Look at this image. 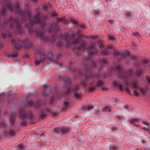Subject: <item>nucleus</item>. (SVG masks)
<instances>
[{"mask_svg":"<svg viewBox=\"0 0 150 150\" xmlns=\"http://www.w3.org/2000/svg\"><path fill=\"white\" fill-rule=\"evenodd\" d=\"M97 46L100 47V48H102L103 47V45L102 43H99L98 45Z\"/></svg>","mask_w":150,"mask_h":150,"instance_id":"obj_40","label":"nucleus"},{"mask_svg":"<svg viewBox=\"0 0 150 150\" xmlns=\"http://www.w3.org/2000/svg\"><path fill=\"white\" fill-rule=\"evenodd\" d=\"M59 130V129L57 128H55L54 129L53 132L55 134L57 133Z\"/></svg>","mask_w":150,"mask_h":150,"instance_id":"obj_33","label":"nucleus"},{"mask_svg":"<svg viewBox=\"0 0 150 150\" xmlns=\"http://www.w3.org/2000/svg\"><path fill=\"white\" fill-rule=\"evenodd\" d=\"M107 75H105V74L104 75V77H107Z\"/></svg>","mask_w":150,"mask_h":150,"instance_id":"obj_57","label":"nucleus"},{"mask_svg":"<svg viewBox=\"0 0 150 150\" xmlns=\"http://www.w3.org/2000/svg\"><path fill=\"white\" fill-rule=\"evenodd\" d=\"M108 22L110 23H113V21L112 20H108Z\"/></svg>","mask_w":150,"mask_h":150,"instance_id":"obj_48","label":"nucleus"},{"mask_svg":"<svg viewBox=\"0 0 150 150\" xmlns=\"http://www.w3.org/2000/svg\"><path fill=\"white\" fill-rule=\"evenodd\" d=\"M41 62H42L40 60L35 61V64L36 65H38Z\"/></svg>","mask_w":150,"mask_h":150,"instance_id":"obj_35","label":"nucleus"},{"mask_svg":"<svg viewBox=\"0 0 150 150\" xmlns=\"http://www.w3.org/2000/svg\"><path fill=\"white\" fill-rule=\"evenodd\" d=\"M69 128L68 127H64L61 129V132L63 134H65L69 132Z\"/></svg>","mask_w":150,"mask_h":150,"instance_id":"obj_15","label":"nucleus"},{"mask_svg":"<svg viewBox=\"0 0 150 150\" xmlns=\"http://www.w3.org/2000/svg\"><path fill=\"white\" fill-rule=\"evenodd\" d=\"M55 19H56V21L57 23L59 22H63L64 20V18H55Z\"/></svg>","mask_w":150,"mask_h":150,"instance_id":"obj_26","label":"nucleus"},{"mask_svg":"<svg viewBox=\"0 0 150 150\" xmlns=\"http://www.w3.org/2000/svg\"><path fill=\"white\" fill-rule=\"evenodd\" d=\"M23 147L24 146L23 144H20L18 145V147L20 149H22Z\"/></svg>","mask_w":150,"mask_h":150,"instance_id":"obj_39","label":"nucleus"},{"mask_svg":"<svg viewBox=\"0 0 150 150\" xmlns=\"http://www.w3.org/2000/svg\"><path fill=\"white\" fill-rule=\"evenodd\" d=\"M139 119L138 118H133L130 120L129 121L131 123H133L134 122H139Z\"/></svg>","mask_w":150,"mask_h":150,"instance_id":"obj_24","label":"nucleus"},{"mask_svg":"<svg viewBox=\"0 0 150 150\" xmlns=\"http://www.w3.org/2000/svg\"><path fill=\"white\" fill-rule=\"evenodd\" d=\"M41 102L40 100L38 101L37 103L34 105V106L36 109H38L41 105Z\"/></svg>","mask_w":150,"mask_h":150,"instance_id":"obj_21","label":"nucleus"},{"mask_svg":"<svg viewBox=\"0 0 150 150\" xmlns=\"http://www.w3.org/2000/svg\"><path fill=\"white\" fill-rule=\"evenodd\" d=\"M61 56V55L60 54H59L58 55L57 58L58 59H59V58Z\"/></svg>","mask_w":150,"mask_h":150,"instance_id":"obj_54","label":"nucleus"},{"mask_svg":"<svg viewBox=\"0 0 150 150\" xmlns=\"http://www.w3.org/2000/svg\"><path fill=\"white\" fill-rule=\"evenodd\" d=\"M112 147L113 149H115L116 148L117 146H116L114 145L113 146H112Z\"/></svg>","mask_w":150,"mask_h":150,"instance_id":"obj_52","label":"nucleus"},{"mask_svg":"<svg viewBox=\"0 0 150 150\" xmlns=\"http://www.w3.org/2000/svg\"><path fill=\"white\" fill-rule=\"evenodd\" d=\"M132 60H134L135 61L137 60V57L135 56L134 55H132L131 56Z\"/></svg>","mask_w":150,"mask_h":150,"instance_id":"obj_37","label":"nucleus"},{"mask_svg":"<svg viewBox=\"0 0 150 150\" xmlns=\"http://www.w3.org/2000/svg\"><path fill=\"white\" fill-rule=\"evenodd\" d=\"M113 55L114 56H119L120 55V53L118 50L116 49H113Z\"/></svg>","mask_w":150,"mask_h":150,"instance_id":"obj_20","label":"nucleus"},{"mask_svg":"<svg viewBox=\"0 0 150 150\" xmlns=\"http://www.w3.org/2000/svg\"><path fill=\"white\" fill-rule=\"evenodd\" d=\"M16 133L14 130L10 129L8 131H6L4 133V135L6 136H12L14 135Z\"/></svg>","mask_w":150,"mask_h":150,"instance_id":"obj_10","label":"nucleus"},{"mask_svg":"<svg viewBox=\"0 0 150 150\" xmlns=\"http://www.w3.org/2000/svg\"><path fill=\"white\" fill-rule=\"evenodd\" d=\"M18 55V53L17 52H13V54H8L7 55V56L8 57H16Z\"/></svg>","mask_w":150,"mask_h":150,"instance_id":"obj_18","label":"nucleus"},{"mask_svg":"<svg viewBox=\"0 0 150 150\" xmlns=\"http://www.w3.org/2000/svg\"><path fill=\"white\" fill-rule=\"evenodd\" d=\"M41 56L40 57V60L42 62L45 60V57L44 53H41Z\"/></svg>","mask_w":150,"mask_h":150,"instance_id":"obj_22","label":"nucleus"},{"mask_svg":"<svg viewBox=\"0 0 150 150\" xmlns=\"http://www.w3.org/2000/svg\"><path fill=\"white\" fill-rule=\"evenodd\" d=\"M37 53H38V52H37V51L35 52V54H37Z\"/></svg>","mask_w":150,"mask_h":150,"instance_id":"obj_59","label":"nucleus"},{"mask_svg":"<svg viewBox=\"0 0 150 150\" xmlns=\"http://www.w3.org/2000/svg\"><path fill=\"white\" fill-rule=\"evenodd\" d=\"M93 108V107L92 105H90L87 107V110H89Z\"/></svg>","mask_w":150,"mask_h":150,"instance_id":"obj_32","label":"nucleus"},{"mask_svg":"<svg viewBox=\"0 0 150 150\" xmlns=\"http://www.w3.org/2000/svg\"><path fill=\"white\" fill-rule=\"evenodd\" d=\"M149 62V61L147 59H144L142 61V64L144 65V67H146L148 66V65L146 64L147 63Z\"/></svg>","mask_w":150,"mask_h":150,"instance_id":"obj_19","label":"nucleus"},{"mask_svg":"<svg viewBox=\"0 0 150 150\" xmlns=\"http://www.w3.org/2000/svg\"><path fill=\"white\" fill-rule=\"evenodd\" d=\"M65 89H66V94H70L72 92H74V98L79 99L81 97V95L77 92L80 89V87L79 85H75L72 88L71 87L68 86L65 87Z\"/></svg>","mask_w":150,"mask_h":150,"instance_id":"obj_5","label":"nucleus"},{"mask_svg":"<svg viewBox=\"0 0 150 150\" xmlns=\"http://www.w3.org/2000/svg\"><path fill=\"white\" fill-rule=\"evenodd\" d=\"M64 104V107L62 108V110H65L69 108V102H65Z\"/></svg>","mask_w":150,"mask_h":150,"instance_id":"obj_16","label":"nucleus"},{"mask_svg":"<svg viewBox=\"0 0 150 150\" xmlns=\"http://www.w3.org/2000/svg\"><path fill=\"white\" fill-rule=\"evenodd\" d=\"M54 115H55V116H56V115H57V114L56 113H55Z\"/></svg>","mask_w":150,"mask_h":150,"instance_id":"obj_62","label":"nucleus"},{"mask_svg":"<svg viewBox=\"0 0 150 150\" xmlns=\"http://www.w3.org/2000/svg\"><path fill=\"white\" fill-rule=\"evenodd\" d=\"M51 7V5L50 4L47 3L43 5V8L44 10L46 11H47L48 10L49 8Z\"/></svg>","mask_w":150,"mask_h":150,"instance_id":"obj_14","label":"nucleus"},{"mask_svg":"<svg viewBox=\"0 0 150 150\" xmlns=\"http://www.w3.org/2000/svg\"><path fill=\"white\" fill-rule=\"evenodd\" d=\"M83 37H84L83 35L79 32H73L71 36L69 33L66 34L58 41L56 46L59 48L63 46L64 44L63 41L64 40L66 42V47L69 48L71 47V48L74 50L76 54L79 55L85 50L86 48L84 42L80 39Z\"/></svg>","mask_w":150,"mask_h":150,"instance_id":"obj_3","label":"nucleus"},{"mask_svg":"<svg viewBox=\"0 0 150 150\" xmlns=\"http://www.w3.org/2000/svg\"><path fill=\"white\" fill-rule=\"evenodd\" d=\"M62 65V64H61V63H59V66H60H60H61Z\"/></svg>","mask_w":150,"mask_h":150,"instance_id":"obj_58","label":"nucleus"},{"mask_svg":"<svg viewBox=\"0 0 150 150\" xmlns=\"http://www.w3.org/2000/svg\"><path fill=\"white\" fill-rule=\"evenodd\" d=\"M134 35L136 36H138L139 35V33L137 32H135L133 33Z\"/></svg>","mask_w":150,"mask_h":150,"instance_id":"obj_42","label":"nucleus"},{"mask_svg":"<svg viewBox=\"0 0 150 150\" xmlns=\"http://www.w3.org/2000/svg\"><path fill=\"white\" fill-rule=\"evenodd\" d=\"M103 111L105 112H110V108L108 107H105L103 109Z\"/></svg>","mask_w":150,"mask_h":150,"instance_id":"obj_27","label":"nucleus"},{"mask_svg":"<svg viewBox=\"0 0 150 150\" xmlns=\"http://www.w3.org/2000/svg\"><path fill=\"white\" fill-rule=\"evenodd\" d=\"M16 115V114L13 112L11 114L10 116L11 124L12 125H14Z\"/></svg>","mask_w":150,"mask_h":150,"instance_id":"obj_12","label":"nucleus"},{"mask_svg":"<svg viewBox=\"0 0 150 150\" xmlns=\"http://www.w3.org/2000/svg\"><path fill=\"white\" fill-rule=\"evenodd\" d=\"M33 2H35L37 0H31Z\"/></svg>","mask_w":150,"mask_h":150,"instance_id":"obj_55","label":"nucleus"},{"mask_svg":"<svg viewBox=\"0 0 150 150\" xmlns=\"http://www.w3.org/2000/svg\"><path fill=\"white\" fill-rule=\"evenodd\" d=\"M102 90L103 91H106L107 90L108 88L105 87L103 86L102 87Z\"/></svg>","mask_w":150,"mask_h":150,"instance_id":"obj_44","label":"nucleus"},{"mask_svg":"<svg viewBox=\"0 0 150 150\" xmlns=\"http://www.w3.org/2000/svg\"><path fill=\"white\" fill-rule=\"evenodd\" d=\"M98 50L96 44L94 43L91 44L89 47L87 48V52L88 53V56L84 59L85 61L89 60L88 62H86V64L85 65V71L87 74L86 78L84 81L82 83L84 86H86V82L89 81V85L88 88V90L90 91H93L95 89L98 87H100L104 84V81L102 80H98L97 83L94 77H97L99 78L101 77L102 74L99 73L97 74L95 71L92 70V69L96 66V64L95 62L91 59V56L94 54H97Z\"/></svg>","mask_w":150,"mask_h":150,"instance_id":"obj_1","label":"nucleus"},{"mask_svg":"<svg viewBox=\"0 0 150 150\" xmlns=\"http://www.w3.org/2000/svg\"><path fill=\"white\" fill-rule=\"evenodd\" d=\"M112 49L111 46L108 47L107 48L103 51L101 53V55H106L109 54L110 53V50Z\"/></svg>","mask_w":150,"mask_h":150,"instance_id":"obj_11","label":"nucleus"},{"mask_svg":"<svg viewBox=\"0 0 150 150\" xmlns=\"http://www.w3.org/2000/svg\"><path fill=\"white\" fill-rule=\"evenodd\" d=\"M44 88L43 93L45 96H48L50 92V89L48 86L46 84L42 85Z\"/></svg>","mask_w":150,"mask_h":150,"instance_id":"obj_8","label":"nucleus"},{"mask_svg":"<svg viewBox=\"0 0 150 150\" xmlns=\"http://www.w3.org/2000/svg\"><path fill=\"white\" fill-rule=\"evenodd\" d=\"M134 95L135 96H138L139 95V93L136 90H134Z\"/></svg>","mask_w":150,"mask_h":150,"instance_id":"obj_34","label":"nucleus"},{"mask_svg":"<svg viewBox=\"0 0 150 150\" xmlns=\"http://www.w3.org/2000/svg\"><path fill=\"white\" fill-rule=\"evenodd\" d=\"M131 13L129 12H128L126 14V16L127 18H129L130 17Z\"/></svg>","mask_w":150,"mask_h":150,"instance_id":"obj_38","label":"nucleus"},{"mask_svg":"<svg viewBox=\"0 0 150 150\" xmlns=\"http://www.w3.org/2000/svg\"><path fill=\"white\" fill-rule=\"evenodd\" d=\"M64 80L67 84H70L71 83V81L70 79L68 78H65Z\"/></svg>","mask_w":150,"mask_h":150,"instance_id":"obj_23","label":"nucleus"},{"mask_svg":"<svg viewBox=\"0 0 150 150\" xmlns=\"http://www.w3.org/2000/svg\"><path fill=\"white\" fill-rule=\"evenodd\" d=\"M118 117L120 119V116H119Z\"/></svg>","mask_w":150,"mask_h":150,"instance_id":"obj_63","label":"nucleus"},{"mask_svg":"<svg viewBox=\"0 0 150 150\" xmlns=\"http://www.w3.org/2000/svg\"><path fill=\"white\" fill-rule=\"evenodd\" d=\"M123 54L125 55L121 57L119 59V61H120L122 60L125 56H129L130 54V52L128 50H125L123 52Z\"/></svg>","mask_w":150,"mask_h":150,"instance_id":"obj_13","label":"nucleus"},{"mask_svg":"<svg viewBox=\"0 0 150 150\" xmlns=\"http://www.w3.org/2000/svg\"><path fill=\"white\" fill-rule=\"evenodd\" d=\"M70 20L71 22L72 23H73L74 24H78V23L77 21L74 18H71Z\"/></svg>","mask_w":150,"mask_h":150,"instance_id":"obj_29","label":"nucleus"},{"mask_svg":"<svg viewBox=\"0 0 150 150\" xmlns=\"http://www.w3.org/2000/svg\"><path fill=\"white\" fill-rule=\"evenodd\" d=\"M128 108V106H127V105H126V106H125V108Z\"/></svg>","mask_w":150,"mask_h":150,"instance_id":"obj_56","label":"nucleus"},{"mask_svg":"<svg viewBox=\"0 0 150 150\" xmlns=\"http://www.w3.org/2000/svg\"><path fill=\"white\" fill-rule=\"evenodd\" d=\"M79 25H80V26L82 28H85V25L82 24H79Z\"/></svg>","mask_w":150,"mask_h":150,"instance_id":"obj_49","label":"nucleus"},{"mask_svg":"<svg viewBox=\"0 0 150 150\" xmlns=\"http://www.w3.org/2000/svg\"><path fill=\"white\" fill-rule=\"evenodd\" d=\"M142 71L141 69H138L137 70L136 72V75L137 76H140L142 74Z\"/></svg>","mask_w":150,"mask_h":150,"instance_id":"obj_25","label":"nucleus"},{"mask_svg":"<svg viewBox=\"0 0 150 150\" xmlns=\"http://www.w3.org/2000/svg\"><path fill=\"white\" fill-rule=\"evenodd\" d=\"M51 110L50 108H47L45 110H42L40 115V117L41 119L44 118L46 116L47 112H50Z\"/></svg>","mask_w":150,"mask_h":150,"instance_id":"obj_9","label":"nucleus"},{"mask_svg":"<svg viewBox=\"0 0 150 150\" xmlns=\"http://www.w3.org/2000/svg\"><path fill=\"white\" fill-rule=\"evenodd\" d=\"M13 95L12 91H9L7 93V95L8 96H10Z\"/></svg>","mask_w":150,"mask_h":150,"instance_id":"obj_36","label":"nucleus"},{"mask_svg":"<svg viewBox=\"0 0 150 150\" xmlns=\"http://www.w3.org/2000/svg\"><path fill=\"white\" fill-rule=\"evenodd\" d=\"M54 101V98H51L50 100V103H52Z\"/></svg>","mask_w":150,"mask_h":150,"instance_id":"obj_50","label":"nucleus"},{"mask_svg":"<svg viewBox=\"0 0 150 150\" xmlns=\"http://www.w3.org/2000/svg\"><path fill=\"white\" fill-rule=\"evenodd\" d=\"M4 95V93H0V97L1 96H2Z\"/></svg>","mask_w":150,"mask_h":150,"instance_id":"obj_53","label":"nucleus"},{"mask_svg":"<svg viewBox=\"0 0 150 150\" xmlns=\"http://www.w3.org/2000/svg\"><path fill=\"white\" fill-rule=\"evenodd\" d=\"M52 55V53L51 52H50L49 53L48 55V57L49 58L50 60H51Z\"/></svg>","mask_w":150,"mask_h":150,"instance_id":"obj_28","label":"nucleus"},{"mask_svg":"<svg viewBox=\"0 0 150 150\" xmlns=\"http://www.w3.org/2000/svg\"><path fill=\"white\" fill-rule=\"evenodd\" d=\"M92 38L94 39H97L98 38V37L97 36L93 35L92 36Z\"/></svg>","mask_w":150,"mask_h":150,"instance_id":"obj_45","label":"nucleus"},{"mask_svg":"<svg viewBox=\"0 0 150 150\" xmlns=\"http://www.w3.org/2000/svg\"><path fill=\"white\" fill-rule=\"evenodd\" d=\"M3 47V45L2 44L0 45V48L1 49Z\"/></svg>","mask_w":150,"mask_h":150,"instance_id":"obj_51","label":"nucleus"},{"mask_svg":"<svg viewBox=\"0 0 150 150\" xmlns=\"http://www.w3.org/2000/svg\"><path fill=\"white\" fill-rule=\"evenodd\" d=\"M100 64L102 66H104L107 63V61L105 59H103L100 60L99 62Z\"/></svg>","mask_w":150,"mask_h":150,"instance_id":"obj_17","label":"nucleus"},{"mask_svg":"<svg viewBox=\"0 0 150 150\" xmlns=\"http://www.w3.org/2000/svg\"><path fill=\"white\" fill-rule=\"evenodd\" d=\"M20 116L23 119L21 122L22 125L24 126L26 125L27 122V120H24V119L26 117L27 114L24 111H22L20 112Z\"/></svg>","mask_w":150,"mask_h":150,"instance_id":"obj_7","label":"nucleus"},{"mask_svg":"<svg viewBox=\"0 0 150 150\" xmlns=\"http://www.w3.org/2000/svg\"><path fill=\"white\" fill-rule=\"evenodd\" d=\"M79 74H80V75H82V73H79Z\"/></svg>","mask_w":150,"mask_h":150,"instance_id":"obj_60","label":"nucleus"},{"mask_svg":"<svg viewBox=\"0 0 150 150\" xmlns=\"http://www.w3.org/2000/svg\"><path fill=\"white\" fill-rule=\"evenodd\" d=\"M93 12L95 16L98 15L99 13V11L95 10Z\"/></svg>","mask_w":150,"mask_h":150,"instance_id":"obj_31","label":"nucleus"},{"mask_svg":"<svg viewBox=\"0 0 150 150\" xmlns=\"http://www.w3.org/2000/svg\"><path fill=\"white\" fill-rule=\"evenodd\" d=\"M109 38L110 40H112L115 39L114 38L110 35L109 36Z\"/></svg>","mask_w":150,"mask_h":150,"instance_id":"obj_41","label":"nucleus"},{"mask_svg":"<svg viewBox=\"0 0 150 150\" xmlns=\"http://www.w3.org/2000/svg\"><path fill=\"white\" fill-rule=\"evenodd\" d=\"M10 9L11 11L13 10L14 6L12 3L8 2L4 6H2L0 14L2 16L7 15L8 13L6 11V9Z\"/></svg>","mask_w":150,"mask_h":150,"instance_id":"obj_6","label":"nucleus"},{"mask_svg":"<svg viewBox=\"0 0 150 150\" xmlns=\"http://www.w3.org/2000/svg\"><path fill=\"white\" fill-rule=\"evenodd\" d=\"M142 122L143 124H144L145 125H146L147 126H148L149 125V123L147 122H146L145 121H143Z\"/></svg>","mask_w":150,"mask_h":150,"instance_id":"obj_43","label":"nucleus"},{"mask_svg":"<svg viewBox=\"0 0 150 150\" xmlns=\"http://www.w3.org/2000/svg\"><path fill=\"white\" fill-rule=\"evenodd\" d=\"M11 43L14 45L16 49L18 50L22 47V44L24 45L26 48L31 47L32 44L30 43L26 39L24 40H20L18 38H16V39H12Z\"/></svg>","mask_w":150,"mask_h":150,"instance_id":"obj_4","label":"nucleus"},{"mask_svg":"<svg viewBox=\"0 0 150 150\" xmlns=\"http://www.w3.org/2000/svg\"><path fill=\"white\" fill-rule=\"evenodd\" d=\"M29 57V56L28 54H25L23 56V57L24 58H28Z\"/></svg>","mask_w":150,"mask_h":150,"instance_id":"obj_47","label":"nucleus"},{"mask_svg":"<svg viewBox=\"0 0 150 150\" xmlns=\"http://www.w3.org/2000/svg\"><path fill=\"white\" fill-rule=\"evenodd\" d=\"M53 15L54 16H56V15H55V14H54V13H53Z\"/></svg>","mask_w":150,"mask_h":150,"instance_id":"obj_61","label":"nucleus"},{"mask_svg":"<svg viewBox=\"0 0 150 150\" xmlns=\"http://www.w3.org/2000/svg\"><path fill=\"white\" fill-rule=\"evenodd\" d=\"M28 104L29 106H31L34 104V103L32 101L30 100L28 102Z\"/></svg>","mask_w":150,"mask_h":150,"instance_id":"obj_30","label":"nucleus"},{"mask_svg":"<svg viewBox=\"0 0 150 150\" xmlns=\"http://www.w3.org/2000/svg\"><path fill=\"white\" fill-rule=\"evenodd\" d=\"M116 69L118 72V75L124 80L125 84L123 85L121 83L119 80H115L112 83L115 87L121 91H122L124 89L128 93H131V91L129 90L128 86L129 85V87L132 89L139 88L140 92L143 94H144L146 92V89L139 88V82L137 78L132 77L134 74V71L132 69H129L126 71L125 74L123 68L120 65H118L116 67Z\"/></svg>","mask_w":150,"mask_h":150,"instance_id":"obj_2","label":"nucleus"},{"mask_svg":"<svg viewBox=\"0 0 150 150\" xmlns=\"http://www.w3.org/2000/svg\"><path fill=\"white\" fill-rule=\"evenodd\" d=\"M148 83L150 84V77H147Z\"/></svg>","mask_w":150,"mask_h":150,"instance_id":"obj_46","label":"nucleus"}]
</instances>
